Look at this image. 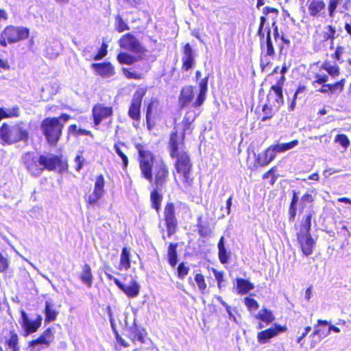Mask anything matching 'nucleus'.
Returning a JSON list of instances; mask_svg holds the SVG:
<instances>
[{
	"instance_id": "nucleus-1",
	"label": "nucleus",
	"mask_w": 351,
	"mask_h": 351,
	"mask_svg": "<svg viewBox=\"0 0 351 351\" xmlns=\"http://www.w3.org/2000/svg\"><path fill=\"white\" fill-rule=\"evenodd\" d=\"M184 134L172 132L169 139V154L172 158L176 159L175 167L178 173L182 175L184 181L187 183L192 182L190 177L192 163L186 150Z\"/></svg>"
},
{
	"instance_id": "nucleus-2",
	"label": "nucleus",
	"mask_w": 351,
	"mask_h": 351,
	"mask_svg": "<svg viewBox=\"0 0 351 351\" xmlns=\"http://www.w3.org/2000/svg\"><path fill=\"white\" fill-rule=\"evenodd\" d=\"M70 118L69 115L62 114L59 117H48L42 121L40 128L49 144L51 145H56L62 135L64 123Z\"/></svg>"
},
{
	"instance_id": "nucleus-3",
	"label": "nucleus",
	"mask_w": 351,
	"mask_h": 351,
	"mask_svg": "<svg viewBox=\"0 0 351 351\" xmlns=\"http://www.w3.org/2000/svg\"><path fill=\"white\" fill-rule=\"evenodd\" d=\"M29 35V29L23 26L8 25L0 35V45L7 47L8 43L13 44L25 40Z\"/></svg>"
},
{
	"instance_id": "nucleus-4",
	"label": "nucleus",
	"mask_w": 351,
	"mask_h": 351,
	"mask_svg": "<svg viewBox=\"0 0 351 351\" xmlns=\"http://www.w3.org/2000/svg\"><path fill=\"white\" fill-rule=\"evenodd\" d=\"M0 137L3 143L12 144L18 141H27L28 132L21 125H15L9 127L3 123L0 128Z\"/></svg>"
},
{
	"instance_id": "nucleus-5",
	"label": "nucleus",
	"mask_w": 351,
	"mask_h": 351,
	"mask_svg": "<svg viewBox=\"0 0 351 351\" xmlns=\"http://www.w3.org/2000/svg\"><path fill=\"white\" fill-rule=\"evenodd\" d=\"M139 167L142 176L149 182L153 181L152 168L154 156L151 152L138 147Z\"/></svg>"
},
{
	"instance_id": "nucleus-6",
	"label": "nucleus",
	"mask_w": 351,
	"mask_h": 351,
	"mask_svg": "<svg viewBox=\"0 0 351 351\" xmlns=\"http://www.w3.org/2000/svg\"><path fill=\"white\" fill-rule=\"evenodd\" d=\"M21 325L23 330V335L27 337L32 333L38 330L40 327L43 317L40 315H36L34 319H29L25 311H21Z\"/></svg>"
},
{
	"instance_id": "nucleus-7",
	"label": "nucleus",
	"mask_w": 351,
	"mask_h": 351,
	"mask_svg": "<svg viewBox=\"0 0 351 351\" xmlns=\"http://www.w3.org/2000/svg\"><path fill=\"white\" fill-rule=\"evenodd\" d=\"M22 160L26 169L32 176L38 177L42 173L43 168L40 164V156L37 157L33 152H27L23 156Z\"/></svg>"
},
{
	"instance_id": "nucleus-8",
	"label": "nucleus",
	"mask_w": 351,
	"mask_h": 351,
	"mask_svg": "<svg viewBox=\"0 0 351 351\" xmlns=\"http://www.w3.org/2000/svg\"><path fill=\"white\" fill-rule=\"evenodd\" d=\"M165 221L169 237H171L176 230L178 222L175 215V206L172 202H167L164 210Z\"/></svg>"
},
{
	"instance_id": "nucleus-9",
	"label": "nucleus",
	"mask_w": 351,
	"mask_h": 351,
	"mask_svg": "<svg viewBox=\"0 0 351 351\" xmlns=\"http://www.w3.org/2000/svg\"><path fill=\"white\" fill-rule=\"evenodd\" d=\"M119 46L125 50L134 53H141L143 51V47L138 40L130 33L123 35L119 39Z\"/></svg>"
},
{
	"instance_id": "nucleus-10",
	"label": "nucleus",
	"mask_w": 351,
	"mask_h": 351,
	"mask_svg": "<svg viewBox=\"0 0 351 351\" xmlns=\"http://www.w3.org/2000/svg\"><path fill=\"white\" fill-rule=\"evenodd\" d=\"M169 176V170L167 165L160 161L157 164L154 178V184L156 188L160 191L165 187Z\"/></svg>"
},
{
	"instance_id": "nucleus-11",
	"label": "nucleus",
	"mask_w": 351,
	"mask_h": 351,
	"mask_svg": "<svg viewBox=\"0 0 351 351\" xmlns=\"http://www.w3.org/2000/svg\"><path fill=\"white\" fill-rule=\"evenodd\" d=\"M145 92L141 90H136L132 100L128 111L129 117L134 121H138L141 118L140 109Z\"/></svg>"
},
{
	"instance_id": "nucleus-12",
	"label": "nucleus",
	"mask_w": 351,
	"mask_h": 351,
	"mask_svg": "<svg viewBox=\"0 0 351 351\" xmlns=\"http://www.w3.org/2000/svg\"><path fill=\"white\" fill-rule=\"evenodd\" d=\"M306 5L311 17H319L325 12L326 3L324 0H307Z\"/></svg>"
},
{
	"instance_id": "nucleus-13",
	"label": "nucleus",
	"mask_w": 351,
	"mask_h": 351,
	"mask_svg": "<svg viewBox=\"0 0 351 351\" xmlns=\"http://www.w3.org/2000/svg\"><path fill=\"white\" fill-rule=\"evenodd\" d=\"M91 68L103 78L111 77L115 74L114 68L110 62L93 63Z\"/></svg>"
},
{
	"instance_id": "nucleus-14",
	"label": "nucleus",
	"mask_w": 351,
	"mask_h": 351,
	"mask_svg": "<svg viewBox=\"0 0 351 351\" xmlns=\"http://www.w3.org/2000/svg\"><path fill=\"white\" fill-rule=\"evenodd\" d=\"M285 330L286 327L275 324L274 327L269 328V329L260 332L257 335L258 341L262 344L267 343L269 341L270 339L278 335Z\"/></svg>"
},
{
	"instance_id": "nucleus-15",
	"label": "nucleus",
	"mask_w": 351,
	"mask_h": 351,
	"mask_svg": "<svg viewBox=\"0 0 351 351\" xmlns=\"http://www.w3.org/2000/svg\"><path fill=\"white\" fill-rule=\"evenodd\" d=\"M298 240L303 254L309 256L313 253L314 241L310 234H297Z\"/></svg>"
},
{
	"instance_id": "nucleus-16",
	"label": "nucleus",
	"mask_w": 351,
	"mask_h": 351,
	"mask_svg": "<svg viewBox=\"0 0 351 351\" xmlns=\"http://www.w3.org/2000/svg\"><path fill=\"white\" fill-rule=\"evenodd\" d=\"M115 285L123 291L128 298H136L138 295L140 286L135 280H132L129 285H123L119 280H115Z\"/></svg>"
},
{
	"instance_id": "nucleus-17",
	"label": "nucleus",
	"mask_w": 351,
	"mask_h": 351,
	"mask_svg": "<svg viewBox=\"0 0 351 351\" xmlns=\"http://www.w3.org/2000/svg\"><path fill=\"white\" fill-rule=\"evenodd\" d=\"M195 53L189 43L184 47L182 60V69L185 71L191 69L195 64Z\"/></svg>"
},
{
	"instance_id": "nucleus-18",
	"label": "nucleus",
	"mask_w": 351,
	"mask_h": 351,
	"mask_svg": "<svg viewBox=\"0 0 351 351\" xmlns=\"http://www.w3.org/2000/svg\"><path fill=\"white\" fill-rule=\"evenodd\" d=\"M265 48H266L265 55L261 59V66L263 69L270 62V60L267 58V56H274L275 55V50L271 41V30L269 28H268L267 32L266 40L265 41L263 49Z\"/></svg>"
},
{
	"instance_id": "nucleus-19",
	"label": "nucleus",
	"mask_w": 351,
	"mask_h": 351,
	"mask_svg": "<svg viewBox=\"0 0 351 351\" xmlns=\"http://www.w3.org/2000/svg\"><path fill=\"white\" fill-rule=\"evenodd\" d=\"M112 113V108L104 107L101 105L95 106L93 108V116L95 125H99L102 119L109 117Z\"/></svg>"
},
{
	"instance_id": "nucleus-20",
	"label": "nucleus",
	"mask_w": 351,
	"mask_h": 351,
	"mask_svg": "<svg viewBox=\"0 0 351 351\" xmlns=\"http://www.w3.org/2000/svg\"><path fill=\"white\" fill-rule=\"evenodd\" d=\"M329 322L326 320L318 319L317 324L314 326V331L310 335V337L318 336L320 339H323L327 336H328L330 333V331H333L335 332H339L340 329L333 325L329 326L327 328L326 332H324L321 329H319V327L321 326H328Z\"/></svg>"
},
{
	"instance_id": "nucleus-21",
	"label": "nucleus",
	"mask_w": 351,
	"mask_h": 351,
	"mask_svg": "<svg viewBox=\"0 0 351 351\" xmlns=\"http://www.w3.org/2000/svg\"><path fill=\"white\" fill-rule=\"evenodd\" d=\"M61 160L60 158L54 155H40V164L42 165L43 170L45 169L49 171H53L56 169L57 166L60 165Z\"/></svg>"
},
{
	"instance_id": "nucleus-22",
	"label": "nucleus",
	"mask_w": 351,
	"mask_h": 351,
	"mask_svg": "<svg viewBox=\"0 0 351 351\" xmlns=\"http://www.w3.org/2000/svg\"><path fill=\"white\" fill-rule=\"evenodd\" d=\"M274 100L273 106L276 109H279L284 104V99L282 95V89L271 88L267 95V101L269 103Z\"/></svg>"
},
{
	"instance_id": "nucleus-23",
	"label": "nucleus",
	"mask_w": 351,
	"mask_h": 351,
	"mask_svg": "<svg viewBox=\"0 0 351 351\" xmlns=\"http://www.w3.org/2000/svg\"><path fill=\"white\" fill-rule=\"evenodd\" d=\"M53 333L52 330L49 328L46 329L42 335H40L38 339L35 340H32L29 342V346L35 347L39 344H44L46 346H49L51 342L53 340Z\"/></svg>"
},
{
	"instance_id": "nucleus-24",
	"label": "nucleus",
	"mask_w": 351,
	"mask_h": 351,
	"mask_svg": "<svg viewBox=\"0 0 351 351\" xmlns=\"http://www.w3.org/2000/svg\"><path fill=\"white\" fill-rule=\"evenodd\" d=\"M129 337L133 341H138L141 343H144V332L145 330L143 328L138 327L135 320L133 325L129 328Z\"/></svg>"
},
{
	"instance_id": "nucleus-25",
	"label": "nucleus",
	"mask_w": 351,
	"mask_h": 351,
	"mask_svg": "<svg viewBox=\"0 0 351 351\" xmlns=\"http://www.w3.org/2000/svg\"><path fill=\"white\" fill-rule=\"evenodd\" d=\"M193 91L191 86L184 87L181 91L179 103L181 108H184L190 104L193 98Z\"/></svg>"
},
{
	"instance_id": "nucleus-26",
	"label": "nucleus",
	"mask_w": 351,
	"mask_h": 351,
	"mask_svg": "<svg viewBox=\"0 0 351 351\" xmlns=\"http://www.w3.org/2000/svg\"><path fill=\"white\" fill-rule=\"evenodd\" d=\"M80 278L81 281L88 288L91 287L93 285V276L89 265L85 264L82 267V270L80 273Z\"/></svg>"
},
{
	"instance_id": "nucleus-27",
	"label": "nucleus",
	"mask_w": 351,
	"mask_h": 351,
	"mask_svg": "<svg viewBox=\"0 0 351 351\" xmlns=\"http://www.w3.org/2000/svg\"><path fill=\"white\" fill-rule=\"evenodd\" d=\"M45 315L46 323L56 320L58 315V311L56 310L54 304L48 300L45 304Z\"/></svg>"
},
{
	"instance_id": "nucleus-28",
	"label": "nucleus",
	"mask_w": 351,
	"mask_h": 351,
	"mask_svg": "<svg viewBox=\"0 0 351 351\" xmlns=\"http://www.w3.org/2000/svg\"><path fill=\"white\" fill-rule=\"evenodd\" d=\"M130 267V253L127 247H123L121 251L119 269L128 270Z\"/></svg>"
},
{
	"instance_id": "nucleus-29",
	"label": "nucleus",
	"mask_w": 351,
	"mask_h": 351,
	"mask_svg": "<svg viewBox=\"0 0 351 351\" xmlns=\"http://www.w3.org/2000/svg\"><path fill=\"white\" fill-rule=\"evenodd\" d=\"M19 336L14 330L10 331L9 338L5 340V345L12 350V351H20L19 343Z\"/></svg>"
},
{
	"instance_id": "nucleus-30",
	"label": "nucleus",
	"mask_w": 351,
	"mask_h": 351,
	"mask_svg": "<svg viewBox=\"0 0 351 351\" xmlns=\"http://www.w3.org/2000/svg\"><path fill=\"white\" fill-rule=\"evenodd\" d=\"M217 247L219 250L218 256L220 262L222 264L227 263L229 261V255L227 253L226 249L225 247V239L223 237L220 238Z\"/></svg>"
},
{
	"instance_id": "nucleus-31",
	"label": "nucleus",
	"mask_w": 351,
	"mask_h": 351,
	"mask_svg": "<svg viewBox=\"0 0 351 351\" xmlns=\"http://www.w3.org/2000/svg\"><path fill=\"white\" fill-rule=\"evenodd\" d=\"M314 214L313 211L308 212L302 221L300 231L297 234H310L311 227V219Z\"/></svg>"
},
{
	"instance_id": "nucleus-32",
	"label": "nucleus",
	"mask_w": 351,
	"mask_h": 351,
	"mask_svg": "<svg viewBox=\"0 0 351 351\" xmlns=\"http://www.w3.org/2000/svg\"><path fill=\"white\" fill-rule=\"evenodd\" d=\"M254 289L252 283L243 278L237 279V289L239 293L245 294Z\"/></svg>"
},
{
	"instance_id": "nucleus-33",
	"label": "nucleus",
	"mask_w": 351,
	"mask_h": 351,
	"mask_svg": "<svg viewBox=\"0 0 351 351\" xmlns=\"http://www.w3.org/2000/svg\"><path fill=\"white\" fill-rule=\"evenodd\" d=\"M177 247L178 243H170L168 247V261L172 267H175L178 263Z\"/></svg>"
},
{
	"instance_id": "nucleus-34",
	"label": "nucleus",
	"mask_w": 351,
	"mask_h": 351,
	"mask_svg": "<svg viewBox=\"0 0 351 351\" xmlns=\"http://www.w3.org/2000/svg\"><path fill=\"white\" fill-rule=\"evenodd\" d=\"M159 191H160L156 188L151 192L150 195L152 208L157 212H159L160 209V204L162 200V195L160 194Z\"/></svg>"
},
{
	"instance_id": "nucleus-35",
	"label": "nucleus",
	"mask_w": 351,
	"mask_h": 351,
	"mask_svg": "<svg viewBox=\"0 0 351 351\" xmlns=\"http://www.w3.org/2000/svg\"><path fill=\"white\" fill-rule=\"evenodd\" d=\"M121 147H123L127 149V147L125 146L123 143L114 144V152L117 154V155L121 158L123 163V168L126 169L128 165V158Z\"/></svg>"
},
{
	"instance_id": "nucleus-36",
	"label": "nucleus",
	"mask_w": 351,
	"mask_h": 351,
	"mask_svg": "<svg viewBox=\"0 0 351 351\" xmlns=\"http://www.w3.org/2000/svg\"><path fill=\"white\" fill-rule=\"evenodd\" d=\"M155 105V101H152L147 107L146 110V124L148 130L151 131L155 126V122L152 120V110Z\"/></svg>"
},
{
	"instance_id": "nucleus-37",
	"label": "nucleus",
	"mask_w": 351,
	"mask_h": 351,
	"mask_svg": "<svg viewBox=\"0 0 351 351\" xmlns=\"http://www.w3.org/2000/svg\"><path fill=\"white\" fill-rule=\"evenodd\" d=\"M198 232L201 237H206L210 234L212 232L211 228L209 227L208 223H204L202 221V216H199L197 219Z\"/></svg>"
},
{
	"instance_id": "nucleus-38",
	"label": "nucleus",
	"mask_w": 351,
	"mask_h": 351,
	"mask_svg": "<svg viewBox=\"0 0 351 351\" xmlns=\"http://www.w3.org/2000/svg\"><path fill=\"white\" fill-rule=\"evenodd\" d=\"M256 318L265 322L266 324H269L274 320V317L271 311L267 309H264L260 311L256 315Z\"/></svg>"
},
{
	"instance_id": "nucleus-39",
	"label": "nucleus",
	"mask_w": 351,
	"mask_h": 351,
	"mask_svg": "<svg viewBox=\"0 0 351 351\" xmlns=\"http://www.w3.org/2000/svg\"><path fill=\"white\" fill-rule=\"evenodd\" d=\"M117 60L121 64L131 65L136 61V58L127 53H120L117 56Z\"/></svg>"
},
{
	"instance_id": "nucleus-40",
	"label": "nucleus",
	"mask_w": 351,
	"mask_h": 351,
	"mask_svg": "<svg viewBox=\"0 0 351 351\" xmlns=\"http://www.w3.org/2000/svg\"><path fill=\"white\" fill-rule=\"evenodd\" d=\"M18 108H14L12 109H3L0 108V121L3 118L18 117Z\"/></svg>"
},
{
	"instance_id": "nucleus-41",
	"label": "nucleus",
	"mask_w": 351,
	"mask_h": 351,
	"mask_svg": "<svg viewBox=\"0 0 351 351\" xmlns=\"http://www.w3.org/2000/svg\"><path fill=\"white\" fill-rule=\"evenodd\" d=\"M277 153H280L277 147V145L270 146L265 152L264 155L268 159V161L271 162L276 156Z\"/></svg>"
},
{
	"instance_id": "nucleus-42",
	"label": "nucleus",
	"mask_w": 351,
	"mask_h": 351,
	"mask_svg": "<svg viewBox=\"0 0 351 351\" xmlns=\"http://www.w3.org/2000/svg\"><path fill=\"white\" fill-rule=\"evenodd\" d=\"M343 0H328V11L330 18H333L337 6L341 3Z\"/></svg>"
},
{
	"instance_id": "nucleus-43",
	"label": "nucleus",
	"mask_w": 351,
	"mask_h": 351,
	"mask_svg": "<svg viewBox=\"0 0 351 351\" xmlns=\"http://www.w3.org/2000/svg\"><path fill=\"white\" fill-rule=\"evenodd\" d=\"M299 141L298 140H293L288 143L277 144V147L280 152H284L287 150L291 149L298 145Z\"/></svg>"
},
{
	"instance_id": "nucleus-44",
	"label": "nucleus",
	"mask_w": 351,
	"mask_h": 351,
	"mask_svg": "<svg viewBox=\"0 0 351 351\" xmlns=\"http://www.w3.org/2000/svg\"><path fill=\"white\" fill-rule=\"evenodd\" d=\"M299 141L298 140H293L288 143L277 144V147L280 152H284L287 150L291 149L298 145Z\"/></svg>"
},
{
	"instance_id": "nucleus-45",
	"label": "nucleus",
	"mask_w": 351,
	"mask_h": 351,
	"mask_svg": "<svg viewBox=\"0 0 351 351\" xmlns=\"http://www.w3.org/2000/svg\"><path fill=\"white\" fill-rule=\"evenodd\" d=\"M328 32H325L323 34V39L324 41H326L328 40H331V43H333V40L335 39V36L336 34V29L332 25L327 26Z\"/></svg>"
},
{
	"instance_id": "nucleus-46",
	"label": "nucleus",
	"mask_w": 351,
	"mask_h": 351,
	"mask_svg": "<svg viewBox=\"0 0 351 351\" xmlns=\"http://www.w3.org/2000/svg\"><path fill=\"white\" fill-rule=\"evenodd\" d=\"M116 29L118 32H123L125 30L130 29L129 26L119 15H117L116 17Z\"/></svg>"
},
{
	"instance_id": "nucleus-47",
	"label": "nucleus",
	"mask_w": 351,
	"mask_h": 351,
	"mask_svg": "<svg viewBox=\"0 0 351 351\" xmlns=\"http://www.w3.org/2000/svg\"><path fill=\"white\" fill-rule=\"evenodd\" d=\"M104 178L102 175H99L95 181V186H94V191L101 193L102 194L104 193Z\"/></svg>"
},
{
	"instance_id": "nucleus-48",
	"label": "nucleus",
	"mask_w": 351,
	"mask_h": 351,
	"mask_svg": "<svg viewBox=\"0 0 351 351\" xmlns=\"http://www.w3.org/2000/svg\"><path fill=\"white\" fill-rule=\"evenodd\" d=\"M322 69L326 71L332 77L338 76L339 74V69L337 66H332L328 63H325L322 66Z\"/></svg>"
},
{
	"instance_id": "nucleus-49",
	"label": "nucleus",
	"mask_w": 351,
	"mask_h": 351,
	"mask_svg": "<svg viewBox=\"0 0 351 351\" xmlns=\"http://www.w3.org/2000/svg\"><path fill=\"white\" fill-rule=\"evenodd\" d=\"M195 280L199 290L203 293L206 289V284L205 282L204 276L201 274H196L195 276Z\"/></svg>"
},
{
	"instance_id": "nucleus-50",
	"label": "nucleus",
	"mask_w": 351,
	"mask_h": 351,
	"mask_svg": "<svg viewBox=\"0 0 351 351\" xmlns=\"http://www.w3.org/2000/svg\"><path fill=\"white\" fill-rule=\"evenodd\" d=\"M263 112L265 116L261 119L262 122H265L270 119L274 115L272 107L269 106L268 104H266L263 106Z\"/></svg>"
},
{
	"instance_id": "nucleus-51",
	"label": "nucleus",
	"mask_w": 351,
	"mask_h": 351,
	"mask_svg": "<svg viewBox=\"0 0 351 351\" xmlns=\"http://www.w3.org/2000/svg\"><path fill=\"white\" fill-rule=\"evenodd\" d=\"M104 195V194L93 191V193L89 195L88 198V204L90 206H94L97 204V201Z\"/></svg>"
},
{
	"instance_id": "nucleus-52",
	"label": "nucleus",
	"mask_w": 351,
	"mask_h": 351,
	"mask_svg": "<svg viewBox=\"0 0 351 351\" xmlns=\"http://www.w3.org/2000/svg\"><path fill=\"white\" fill-rule=\"evenodd\" d=\"M335 141L339 143L345 149L348 148L350 145L348 138L345 134L337 135Z\"/></svg>"
},
{
	"instance_id": "nucleus-53",
	"label": "nucleus",
	"mask_w": 351,
	"mask_h": 351,
	"mask_svg": "<svg viewBox=\"0 0 351 351\" xmlns=\"http://www.w3.org/2000/svg\"><path fill=\"white\" fill-rule=\"evenodd\" d=\"M324 87L328 88L332 93H335L337 90H339L340 91H341L343 88V80L337 82L333 84H324Z\"/></svg>"
},
{
	"instance_id": "nucleus-54",
	"label": "nucleus",
	"mask_w": 351,
	"mask_h": 351,
	"mask_svg": "<svg viewBox=\"0 0 351 351\" xmlns=\"http://www.w3.org/2000/svg\"><path fill=\"white\" fill-rule=\"evenodd\" d=\"M107 48L108 45L106 43H103L98 53L94 56V60L98 61L104 58L107 55Z\"/></svg>"
},
{
	"instance_id": "nucleus-55",
	"label": "nucleus",
	"mask_w": 351,
	"mask_h": 351,
	"mask_svg": "<svg viewBox=\"0 0 351 351\" xmlns=\"http://www.w3.org/2000/svg\"><path fill=\"white\" fill-rule=\"evenodd\" d=\"M306 88L304 86H299L298 89L296 90L294 97L293 99V101H291V104L289 106V111H293L295 109V99L298 98L300 94L303 93L305 90Z\"/></svg>"
},
{
	"instance_id": "nucleus-56",
	"label": "nucleus",
	"mask_w": 351,
	"mask_h": 351,
	"mask_svg": "<svg viewBox=\"0 0 351 351\" xmlns=\"http://www.w3.org/2000/svg\"><path fill=\"white\" fill-rule=\"evenodd\" d=\"M189 268L185 266L184 263H180L178 267V276L180 279H184L188 274Z\"/></svg>"
},
{
	"instance_id": "nucleus-57",
	"label": "nucleus",
	"mask_w": 351,
	"mask_h": 351,
	"mask_svg": "<svg viewBox=\"0 0 351 351\" xmlns=\"http://www.w3.org/2000/svg\"><path fill=\"white\" fill-rule=\"evenodd\" d=\"M244 302L245 304L247 306L250 311H254L258 308V302L256 300L252 298H245Z\"/></svg>"
},
{
	"instance_id": "nucleus-58",
	"label": "nucleus",
	"mask_w": 351,
	"mask_h": 351,
	"mask_svg": "<svg viewBox=\"0 0 351 351\" xmlns=\"http://www.w3.org/2000/svg\"><path fill=\"white\" fill-rule=\"evenodd\" d=\"M9 267V261L0 253V272H5Z\"/></svg>"
},
{
	"instance_id": "nucleus-59",
	"label": "nucleus",
	"mask_w": 351,
	"mask_h": 351,
	"mask_svg": "<svg viewBox=\"0 0 351 351\" xmlns=\"http://www.w3.org/2000/svg\"><path fill=\"white\" fill-rule=\"evenodd\" d=\"M75 169L77 171H80L83 167L84 159L81 155L76 156L75 158Z\"/></svg>"
},
{
	"instance_id": "nucleus-60",
	"label": "nucleus",
	"mask_w": 351,
	"mask_h": 351,
	"mask_svg": "<svg viewBox=\"0 0 351 351\" xmlns=\"http://www.w3.org/2000/svg\"><path fill=\"white\" fill-rule=\"evenodd\" d=\"M206 92H200L197 96V98L194 104L195 107L200 106L204 101L206 98Z\"/></svg>"
},
{
	"instance_id": "nucleus-61",
	"label": "nucleus",
	"mask_w": 351,
	"mask_h": 351,
	"mask_svg": "<svg viewBox=\"0 0 351 351\" xmlns=\"http://www.w3.org/2000/svg\"><path fill=\"white\" fill-rule=\"evenodd\" d=\"M123 72L125 76L128 79L137 80V79L140 78V75L138 74H137L136 73H132L127 69H123Z\"/></svg>"
},
{
	"instance_id": "nucleus-62",
	"label": "nucleus",
	"mask_w": 351,
	"mask_h": 351,
	"mask_svg": "<svg viewBox=\"0 0 351 351\" xmlns=\"http://www.w3.org/2000/svg\"><path fill=\"white\" fill-rule=\"evenodd\" d=\"M182 123L183 124V131L180 133H178V131L175 132H177L178 134H184L185 135L187 130L190 129L191 122L188 118L184 117Z\"/></svg>"
},
{
	"instance_id": "nucleus-63",
	"label": "nucleus",
	"mask_w": 351,
	"mask_h": 351,
	"mask_svg": "<svg viewBox=\"0 0 351 351\" xmlns=\"http://www.w3.org/2000/svg\"><path fill=\"white\" fill-rule=\"evenodd\" d=\"M296 205L290 204L289 208V221H293L294 220L296 215Z\"/></svg>"
},
{
	"instance_id": "nucleus-64",
	"label": "nucleus",
	"mask_w": 351,
	"mask_h": 351,
	"mask_svg": "<svg viewBox=\"0 0 351 351\" xmlns=\"http://www.w3.org/2000/svg\"><path fill=\"white\" fill-rule=\"evenodd\" d=\"M286 79L285 75H281L280 77L278 80L276 84L273 85L271 88L282 89Z\"/></svg>"
}]
</instances>
